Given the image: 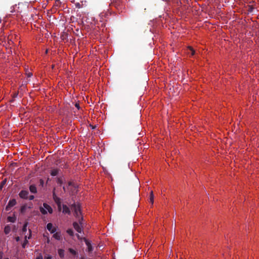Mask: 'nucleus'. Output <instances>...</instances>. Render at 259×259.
Segmentation results:
<instances>
[{
	"label": "nucleus",
	"instance_id": "nucleus-1",
	"mask_svg": "<svg viewBox=\"0 0 259 259\" xmlns=\"http://www.w3.org/2000/svg\"><path fill=\"white\" fill-rule=\"evenodd\" d=\"M39 210L41 213L43 214H46L47 213V210L49 213L51 214L53 212L52 208L46 203H43V207H40Z\"/></svg>",
	"mask_w": 259,
	"mask_h": 259
},
{
	"label": "nucleus",
	"instance_id": "nucleus-2",
	"mask_svg": "<svg viewBox=\"0 0 259 259\" xmlns=\"http://www.w3.org/2000/svg\"><path fill=\"white\" fill-rule=\"evenodd\" d=\"M71 208L74 211L76 217L81 214L80 206L79 203H74L71 205Z\"/></svg>",
	"mask_w": 259,
	"mask_h": 259
},
{
	"label": "nucleus",
	"instance_id": "nucleus-3",
	"mask_svg": "<svg viewBox=\"0 0 259 259\" xmlns=\"http://www.w3.org/2000/svg\"><path fill=\"white\" fill-rule=\"evenodd\" d=\"M55 188H54L53 191V198L55 203L57 204L58 206V209L59 211H61L62 209L61 206V199L58 197L55 192Z\"/></svg>",
	"mask_w": 259,
	"mask_h": 259
},
{
	"label": "nucleus",
	"instance_id": "nucleus-4",
	"mask_svg": "<svg viewBox=\"0 0 259 259\" xmlns=\"http://www.w3.org/2000/svg\"><path fill=\"white\" fill-rule=\"evenodd\" d=\"M16 204V200L15 199H12L10 200L9 202H8L7 205L6 207V211H10L12 207L15 206Z\"/></svg>",
	"mask_w": 259,
	"mask_h": 259
},
{
	"label": "nucleus",
	"instance_id": "nucleus-5",
	"mask_svg": "<svg viewBox=\"0 0 259 259\" xmlns=\"http://www.w3.org/2000/svg\"><path fill=\"white\" fill-rule=\"evenodd\" d=\"M29 192L27 190H21L19 194V197L22 199H27L28 197Z\"/></svg>",
	"mask_w": 259,
	"mask_h": 259
},
{
	"label": "nucleus",
	"instance_id": "nucleus-6",
	"mask_svg": "<svg viewBox=\"0 0 259 259\" xmlns=\"http://www.w3.org/2000/svg\"><path fill=\"white\" fill-rule=\"evenodd\" d=\"M73 226L74 228L75 229V230L78 233H81L82 226L79 225L78 223L77 222H74L73 223Z\"/></svg>",
	"mask_w": 259,
	"mask_h": 259
},
{
	"label": "nucleus",
	"instance_id": "nucleus-7",
	"mask_svg": "<svg viewBox=\"0 0 259 259\" xmlns=\"http://www.w3.org/2000/svg\"><path fill=\"white\" fill-rule=\"evenodd\" d=\"M47 229L51 232V233H54L56 231V228L53 227L52 223H49L47 225Z\"/></svg>",
	"mask_w": 259,
	"mask_h": 259
},
{
	"label": "nucleus",
	"instance_id": "nucleus-8",
	"mask_svg": "<svg viewBox=\"0 0 259 259\" xmlns=\"http://www.w3.org/2000/svg\"><path fill=\"white\" fill-rule=\"evenodd\" d=\"M62 208H63L62 211L64 213H67L68 214H69L70 213V209L66 205L63 204L62 205Z\"/></svg>",
	"mask_w": 259,
	"mask_h": 259
},
{
	"label": "nucleus",
	"instance_id": "nucleus-9",
	"mask_svg": "<svg viewBox=\"0 0 259 259\" xmlns=\"http://www.w3.org/2000/svg\"><path fill=\"white\" fill-rule=\"evenodd\" d=\"M60 169L56 168L51 170L50 174L52 176H56L59 174Z\"/></svg>",
	"mask_w": 259,
	"mask_h": 259
},
{
	"label": "nucleus",
	"instance_id": "nucleus-10",
	"mask_svg": "<svg viewBox=\"0 0 259 259\" xmlns=\"http://www.w3.org/2000/svg\"><path fill=\"white\" fill-rule=\"evenodd\" d=\"M29 190L32 193L35 194L37 193V189L35 185H31L29 186Z\"/></svg>",
	"mask_w": 259,
	"mask_h": 259
},
{
	"label": "nucleus",
	"instance_id": "nucleus-11",
	"mask_svg": "<svg viewBox=\"0 0 259 259\" xmlns=\"http://www.w3.org/2000/svg\"><path fill=\"white\" fill-rule=\"evenodd\" d=\"M53 237L55 238L56 240H60L61 239V234L60 232H57L56 233H54L53 235Z\"/></svg>",
	"mask_w": 259,
	"mask_h": 259
},
{
	"label": "nucleus",
	"instance_id": "nucleus-12",
	"mask_svg": "<svg viewBox=\"0 0 259 259\" xmlns=\"http://www.w3.org/2000/svg\"><path fill=\"white\" fill-rule=\"evenodd\" d=\"M85 244L88 246V250L89 252H91L93 251V247L92 246L91 244L87 240L85 239Z\"/></svg>",
	"mask_w": 259,
	"mask_h": 259
},
{
	"label": "nucleus",
	"instance_id": "nucleus-13",
	"mask_svg": "<svg viewBox=\"0 0 259 259\" xmlns=\"http://www.w3.org/2000/svg\"><path fill=\"white\" fill-rule=\"evenodd\" d=\"M11 230V227L9 225H8L5 226L4 229V232L7 235L10 233Z\"/></svg>",
	"mask_w": 259,
	"mask_h": 259
},
{
	"label": "nucleus",
	"instance_id": "nucleus-14",
	"mask_svg": "<svg viewBox=\"0 0 259 259\" xmlns=\"http://www.w3.org/2000/svg\"><path fill=\"white\" fill-rule=\"evenodd\" d=\"M7 220L9 222L14 223L16 220V218L15 215L13 217L9 216L7 218Z\"/></svg>",
	"mask_w": 259,
	"mask_h": 259
},
{
	"label": "nucleus",
	"instance_id": "nucleus-15",
	"mask_svg": "<svg viewBox=\"0 0 259 259\" xmlns=\"http://www.w3.org/2000/svg\"><path fill=\"white\" fill-rule=\"evenodd\" d=\"M188 53L191 54V56H193L195 54V51L191 47L188 48Z\"/></svg>",
	"mask_w": 259,
	"mask_h": 259
},
{
	"label": "nucleus",
	"instance_id": "nucleus-16",
	"mask_svg": "<svg viewBox=\"0 0 259 259\" xmlns=\"http://www.w3.org/2000/svg\"><path fill=\"white\" fill-rule=\"evenodd\" d=\"M114 5L117 9H121V7L120 6V0H115L114 2Z\"/></svg>",
	"mask_w": 259,
	"mask_h": 259
},
{
	"label": "nucleus",
	"instance_id": "nucleus-17",
	"mask_svg": "<svg viewBox=\"0 0 259 259\" xmlns=\"http://www.w3.org/2000/svg\"><path fill=\"white\" fill-rule=\"evenodd\" d=\"M58 254L61 258H63L64 256V250L62 249H59L58 251Z\"/></svg>",
	"mask_w": 259,
	"mask_h": 259
},
{
	"label": "nucleus",
	"instance_id": "nucleus-18",
	"mask_svg": "<svg viewBox=\"0 0 259 259\" xmlns=\"http://www.w3.org/2000/svg\"><path fill=\"white\" fill-rule=\"evenodd\" d=\"M149 200L151 204H153L154 202V194L152 191L150 192Z\"/></svg>",
	"mask_w": 259,
	"mask_h": 259
},
{
	"label": "nucleus",
	"instance_id": "nucleus-19",
	"mask_svg": "<svg viewBox=\"0 0 259 259\" xmlns=\"http://www.w3.org/2000/svg\"><path fill=\"white\" fill-rule=\"evenodd\" d=\"M27 208V206L26 204L23 205L21 206L20 208V212L22 213H24L26 210V209Z\"/></svg>",
	"mask_w": 259,
	"mask_h": 259
},
{
	"label": "nucleus",
	"instance_id": "nucleus-20",
	"mask_svg": "<svg viewBox=\"0 0 259 259\" xmlns=\"http://www.w3.org/2000/svg\"><path fill=\"white\" fill-rule=\"evenodd\" d=\"M78 218V221L80 225H82V222L83 220V217H80V215H79L78 217H77Z\"/></svg>",
	"mask_w": 259,
	"mask_h": 259
},
{
	"label": "nucleus",
	"instance_id": "nucleus-21",
	"mask_svg": "<svg viewBox=\"0 0 259 259\" xmlns=\"http://www.w3.org/2000/svg\"><path fill=\"white\" fill-rule=\"evenodd\" d=\"M27 225H28V222H25V224H24L22 229V231L23 232H26Z\"/></svg>",
	"mask_w": 259,
	"mask_h": 259
},
{
	"label": "nucleus",
	"instance_id": "nucleus-22",
	"mask_svg": "<svg viewBox=\"0 0 259 259\" xmlns=\"http://www.w3.org/2000/svg\"><path fill=\"white\" fill-rule=\"evenodd\" d=\"M67 233L71 236H73L74 235V232L72 229H69L67 230Z\"/></svg>",
	"mask_w": 259,
	"mask_h": 259
},
{
	"label": "nucleus",
	"instance_id": "nucleus-23",
	"mask_svg": "<svg viewBox=\"0 0 259 259\" xmlns=\"http://www.w3.org/2000/svg\"><path fill=\"white\" fill-rule=\"evenodd\" d=\"M28 243V241L27 240V236H25V240L24 241V242L22 244V247L23 248H25L26 245Z\"/></svg>",
	"mask_w": 259,
	"mask_h": 259
},
{
	"label": "nucleus",
	"instance_id": "nucleus-24",
	"mask_svg": "<svg viewBox=\"0 0 259 259\" xmlns=\"http://www.w3.org/2000/svg\"><path fill=\"white\" fill-rule=\"evenodd\" d=\"M69 251L71 254L73 255H76L77 253V252L72 248H69Z\"/></svg>",
	"mask_w": 259,
	"mask_h": 259
},
{
	"label": "nucleus",
	"instance_id": "nucleus-25",
	"mask_svg": "<svg viewBox=\"0 0 259 259\" xmlns=\"http://www.w3.org/2000/svg\"><path fill=\"white\" fill-rule=\"evenodd\" d=\"M57 182L58 184L61 185L63 184V180L62 178H58L57 179Z\"/></svg>",
	"mask_w": 259,
	"mask_h": 259
},
{
	"label": "nucleus",
	"instance_id": "nucleus-26",
	"mask_svg": "<svg viewBox=\"0 0 259 259\" xmlns=\"http://www.w3.org/2000/svg\"><path fill=\"white\" fill-rule=\"evenodd\" d=\"M39 185L41 187H44V181L42 179L39 180Z\"/></svg>",
	"mask_w": 259,
	"mask_h": 259
},
{
	"label": "nucleus",
	"instance_id": "nucleus-27",
	"mask_svg": "<svg viewBox=\"0 0 259 259\" xmlns=\"http://www.w3.org/2000/svg\"><path fill=\"white\" fill-rule=\"evenodd\" d=\"M75 7L77 8H80L81 5L79 3H77L75 4Z\"/></svg>",
	"mask_w": 259,
	"mask_h": 259
},
{
	"label": "nucleus",
	"instance_id": "nucleus-28",
	"mask_svg": "<svg viewBox=\"0 0 259 259\" xmlns=\"http://www.w3.org/2000/svg\"><path fill=\"white\" fill-rule=\"evenodd\" d=\"M75 106L77 108L78 110H79L80 109V106H79V104L77 103H76L75 104Z\"/></svg>",
	"mask_w": 259,
	"mask_h": 259
},
{
	"label": "nucleus",
	"instance_id": "nucleus-29",
	"mask_svg": "<svg viewBox=\"0 0 259 259\" xmlns=\"http://www.w3.org/2000/svg\"><path fill=\"white\" fill-rule=\"evenodd\" d=\"M28 198H29L30 200H32L34 198V196L33 195H30L28 197Z\"/></svg>",
	"mask_w": 259,
	"mask_h": 259
},
{
	"label": "nucleus",
	"instance_id": "nucleus-30",
	"mask_svg": "<svg viewBox=\"0 0 259 259\" xmlns=\"http://www.w3.org/2000/svg\"><path fill=\"white\" fill-rule=\"evenodd\" d=\"M36 259H43L42 255L41 254H39L36 257Z\"/></svg>",
	"mask_w": 259,
	"mask_h": 259
},
{
	"label": "nucleus",
	"instance_id": "nucleus-31",
	"mask_svg": "<svg viewBox=\"0 0 259 259\" xmlns=\"http://www.w3.org/2000/svg\"><path fill=\"white\" fill-rule=\"evenodd\" d=\"M29 236L28 237V239H30L31 236V230L30 229H29Z\"/></svg>",
	"mask_w": 259,
	"mask_h": 259
},
{
	"label": "nucleus",
	"instance_id": "nucleus-32",
	"mask_svg": "<svg viewBox=\"0 0 259 259\" xmlns=\"http://www.w3.org/2000/svg\"><path fill=\"white\" fill-rule=\"evenodd\" d=\"M3 252H0V259H3Z\"/></svg>",
	"mask_w": 259,
	"mask_h": 259
},
{
	"label": "nucleus",
	"instance_id": "nucleus-33",
	"mask_svg": "<svg viewBox=\"0 0 259 259\" xmlns=\"http://www.w3.org/2000/svg\"><path fill=\"white\" fill-rule=\"evenodd\" d=\"M15 239H16V241H19L20 240V237L18 236L16 237Z\"/></svg>",
	"mask_w": 259,
	"mask_h": 259
},
{
	"label": "nucleus",
	"instance_id": "nucleus-34",
	"mask_svg": "<svg viewBox=\"0 0 259 259\" xmlns=\"http://www.w3.org/2000/svg\"><path fill=\"white\" fill-rule=\"evenodd\" d=\"M27 75L28 77H31L32 75V74L31 73H28Z\"/></svg>",
	"mask_w": 259,
	"mask_h": 259
},
{
	"label": "nucleus",
	"instance_id": "nucleus-35",
	"mask_svg": "<svg viewBox=\"0 0 259 259\" xmlns=\"http://www.w3.org/2000/svg\"><path fill=\"white\" fill-rule=\"evenodd\" d=\"M51 258H52V257L50 256H49L45 258V259H51Z\"/></svg>",
	"mask_w": 259,
	"mask_h": 259
},
{
	"label": "nucleus",
	"instance_id": "nucleus-36",
	"mask_svg": "<svg viewBox=\"0 0 259 259\" xmlns=\"http://www.w3.org/2000/svg\"><path fill=\"white\" fill-rule=\"evenodd\" d=\"M71 185H72V182H69L68 183V186H71Z\"/></svg>",
	"mask_w": 259,
	"mask_h": 259
},
{
	"label": "nucleus",
	"instance_id": "nucleus-37",
	"mask_svg": "<svg viewBox=\"0 0 259 259\" xmlns=\"http://www.w3.org/2000/svg\"><path fill=\"white\" fill-rule=\"evenodd\" d=\"M17 95H18V93L14 94V97H15V98L17 96Z\"/></svg>",
	"mask_w": 259,
	"mask_h": 259
},
{
	"label": "nucleus",
	"instance_id": "nucleus-38",
	"mask_svg": "<svg viewBox=\"0 0 259 259\" xmlns=\"http://www.w3.org/2000/svg\"><path fill=\"white\" fill-rule=\"evenodd\" d=\"M63 189L64 192H66V188H65V187L64 186L63 187Z\"/></svg>",
	"mask_w": 259,
	"mask_h": 259
},
{
	"label": "nucleus",
	"instance_id": "nucleus-39",
	"mask_svg": "<svg viewBox=\"0 0 259 259\" xmlns=\"http://www.w3.org/2000/svg\"><path fill=\"white\" fill-rule=\"evenodd\" d=\"M80 259H85V257L84 256H82V257H80Z\"/></svg>",
	"mask_w": 259,
	"mask_h": 259
},
{
	"label": "nucleus",
	"instance_id": "nucleus-40",
	"mask_svg": "<svg viewBox=\"0 0 259 259\" xmlns=\"http://www.w3.org/2000/svg\"><path fill=\"white\" fill-rule=\"evenodd\" d=\"M76 235H77V238L79 239V235L78 234H77Z\"/></svg>",
	"mask_w": 259,
	"mask_h": 259
},
{
	"label": "nucleus",
	"instance_id": "nucleus-41",
	"mask_svg": "<svg viewBox=\"0 0 259 259\" xmlns=\"http://www.w3.org/2000/svg\"><path fill=\"white\" fill-rule=\"evenodd\" d=\"M250 9V10H249V11H250V12H251V11H252V8H251Z\"/></svg>",
	"mask_w": 259,
	"mask_h": 259
},
{
	"label": "nucleus",
	"instance_id": "nucleus-42",
	"mask_svg": "<svg viewBox=\"0 0 259 259\" xmlns=\"http://www.w3.org/2000/svg\"><path fill=\"white\" fill-rule=\"evenodd\" d=\"M27 208H31V206H29L27 207Z\"/></svg>",
	"mask_w": 259,
	"mask_h": 259
},
{
	"label": "nucleus",
	"instance_id": "nucleus-43",
	"mask_svg": "<svg viewBox=\"0 0 259 259\" xmlns=\"http://www.w3.org/2000/svg\"><path fill=\"white\" fill-rule=\"evenodd\" d=\"M5 259H9L8 258H5Z\"/></svg>",
	"mask_w": 259,
	"mask_h": 259
}]
</instances>
